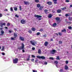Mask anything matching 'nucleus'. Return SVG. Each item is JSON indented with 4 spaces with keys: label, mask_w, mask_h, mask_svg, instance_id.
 Instances as JSON below:
<instances>
[{
    "label": "nucleus",
    "mask_w": 72,
    "mask_h": 72,
    "mask_svg": "<svg viewBox=\"0 0 72 72\" xmlns=\"http://www.w3.org/2000/svg\"><path fill=\"white\" fill-rule=\"evenodd\" d=\"M21 47H20L19 48L20 49H21V50H22V52L24 53V44L23 43H22L21 44Z\"/></svg>",
    "instance_id": "f257e3e1"
},
{
    "label": "nucleus",
    "mask_w": 72,
    "mask_h": 72,
    "mask_svg": "<svg viewBox=\"0 0 72 72\" xmlns=\"http://www.w3.org/2000/svg\"><path fill=\"white\" fill-rule=\"evenodd\" d=\"M30 42L31 44H32V45H33V46H35V45L37 44V42L35 41L34 40L31 41Z\"/></svg>",
    "instance_id": "f03ea898"
},
{
    "label": "nucleus",
    "mask_w": 72,
    "mask_h": 72,
    "mask_svg": "<svg viewBox=\"0 0 72 72\" xmlns=\"http://www.w3.org/2000/svg\"><path fill=\"white\" fill-rule=\"evenodd\" d=\"M35 17H37L38 18H39L38 20H41V17H42V16L40 15H34Z\"/></svg>",
    "instance_id": "7ed1b4c3"
},
{
    "label": "nucleus",
    "mask_w": 72,
    "mask_h": 72,
    "mask_svg": "<svg viewBox=\"0 0 72 72\" xmlns=\"http://www.w3.org/2000/svg\"><path fill=\"white\" fill-rule=\"evenodd\" d=\"M18 59L17 58H15L13 60V63L16 64V63H18Z\"/></svg>",
    "instance_id": "20e7f679"
},
{
    "label": "nucleus",
    "mask_w": 72,
    "mask_h": 72,
    "mask_svg": "<svg viewBox=\"0 0 72 72\" xmlns=\"http://www.w3.org/2000/svg\"><path fill=\"white\" fill-rule=\"evenodd\" d=\"M37 58H39V59H45V57H44V56H37Z\"/></svg>",
    "instance_id": "39448f33"
},
{
    "label": "nucleus",
    "mask_w": 72,
    "mask_h": 72,
    "mask_svg": "<svg viewBox=\"0 0 72 72\" xmlns=\"http://www.w3.org/2000/svg\"><path fill=\"white\" fill-rule=\"evenodd\" d=\"M56 52H57V51L55 50H53L50 52L51 54H55Z\"/></svg>",
    "instance_id": "423d86ee"
},
{
    "label": "nucleus",
    "mask_w": 72,
    "mask_h": 72,
    "mask_svg": "<svg viewBox=\"0 0 72 72\" xmlns=\"http://www.w3.org/2000/svg\"><path fill=\"white\" fill-rule=\"evenodd\" d=\"M6 24L5 22H4L3 23H1L0 24V26L1 27H3V26H5Z\"/></svg>",
    "instance_id": "0eeeda50"
},
{
    "label": "nucleus",
    "mask_w": 72,
    "mask_h": 72,
    "mask_svg": "<svg viewBox=\"0 0 72 72\" xmlns=\"http://www.w3.org/2000/svg\"><path fill=\"white\" fill-rule=\"evenodd\" d=\"M21 23H22V24H24L25 23H26V21L24 20H21Z\"/></svg>",
    "instance_id": "6e6552de"
},
{
    "label": "nucleus",
    "mask_w": 72,
    "mask_h": 72,
    "mask_svg": "<svg viewBox=\"0 0 72 72\" xmlns=\"http://www.w3.org/2000/svg\"><path fill=\"white\" fill-rule=\"evenodd\" d=\"M14 38L15 39L17 38V37L18 36V35L17 34H16V33H14Z\"/></svg>",
    "instance_id": "1a4fd4ad"
},
{
    "label": "nucleus",
    "mask_w": 72,
    "mask_h": 72,
    "mask_svg": "<svg viewBox=\"0 0 72 72\" xmlns=\"http://www.w3.org/2000/svg\"><path fill=\"white\" fill-rule=\"evenodd\" d=\"M47 4H48L49 5H51L52 4V3L50 2V1H48L47 2Z\"/></svg>",
    "instance_id": "9d476101"
},
{
    "label": "nucleus",
    "mask_w": 72,
    "mask_h": 72,
    "mask_svg": "<svg viewBox=\"0 0 72 72\" xmlns=\"http://www.w3.org/2000/svg\"><path fill=\"white\" fill-rule=\"evenodd\" d=\"M24 3L25 5H29V2H28L24 1Z\"/></svg>",
    "instance_id": "9b49d317"
},
{
    "label": "nucleus",
    "mask_w": 72,
    "mask_h": 72,
    "mask_svg": "<svg viewBox=\"0 0 72 72\" xmlns=\"http://www.w3.org/2000/svg\"><path fill=\"white\" fill-rule=\"evenodd\" d=\"M56 26H57V23H54L53 24L52 26L53 27H55Z\"/></svg>",
    "instance_id": "f8f14e48"
},
{
    "label": "nucleus",
    "mask_w": 72,
    "mask_h": 72,
    "mask_svg": "<svg viewBox=\"0 0 72 72\" xmlns=\"http://www.w3.org/2000/svg\"><path fill=\"white\" fill-rule=\"evenodd\" d=\"M48 42H45L44 43V45L45 46H48Z\"/></svg>",
    "instance_id": "ddd939ff"
},
{
    "label": "nucleus",
    "mask_w": 72,
    "mask_h": 72,
    "mask_svg": "<svg viewBox=\"0 0 72 72\" xmlns=\"http://www.w3.org/2000/svg\"><path fill=\"white\" fill-rule=\"evenodd\" d=\"M19 38H20V40H21V41H24V38L22 37H20Z\"/></svg>",
    "instance_id": "4468645a"
},
{
    "label": "nucleus",
    "mask_w": 72,
    "mask_h": 72,
    "mask_svg": "<svg viewBox=\"0 0 72 72\" xmlns=\"http://www.w3.org/2000/svg\"><path fill=\"white\" fill-rule=\"evenodd\" d=\"M1 33L0 34L1 35H3L4 33V32L3 30L1 31Z\"/></svg>",
    "instance_id": "2eb2a0df"
},
{
    "label": "nucleus",
    "mask_w": 72,
    "mask_h": 72,
    "mask_svg": "<svg viewBox=\"0 0 72 72\" xmlns=\"http://www.w3.org/2000/svg\"><path fill=\"white\" fill-rule=\"evenodd\" d=\"M61 12H62V10H58L57 11V13H60Z\"/></svg>",
    "instance_id": "dca6fc26"
},
{
    "label": "nucleus",
    "mask_w": 72,
    "mask_h": 72,
    "mask_svg": "<svg viewBox=\"0 0 72 72\" xmlns=\"http://www.w3.org/2000/svg\"><path fill=\"white\" fill-rule=\"evenodd\" d=\"M66 17H69L70 16V14H66Z\"/></svg>",
    "instance_id": "f3484780"
},
{
    "label": "nucleus",
    "mask_w": 72,
    "mask_h": 72,
    "mask_svg": "<svg viewBox=\"0 0 72 72\" xmlns=\"http://www.w3.org/2000/svg\"><path fill=\"white\" fill-rule=\"evenodd\" d=\"M38 54H41V50H39L38 51Z\"/></svg>",
    "instance_id": "a211bd4d"
},
{
    "label": "nucleus",
    "mask_w": 72,
    "mask_h": 72,
    "mask_svg": "<svg viewBox=\"0 0 72 72\" xmlns=\"http://www.w3.org/2000/svg\"><path fill=\"white\" fill-rule=\"evenodd\" d=\"M62 32H66V29H64L63 30H62Z\"/></svg>",
    "instance_id": "6ab92c4d"
},
{
    "label": "nucleus",
    "mask_w": 72,
    "mask_h": 72,
    "mask_svg": "<svg viewBox=\"0 0 72 72\" xmlns=\"http://www.w3.org/2000/svg\"><path fill=\"white\" fill-rule=\"evenodd\" d=\"M58 0H53V1H54V4H57V1Z\"/></svg>",
    "instance_id": "aec40b11"
},
{
    "label": "nucleus",
    "mask_w": 72,
    "mask_h": 72,
    "mask_svg": "<svg viewBox=\"0 0 72 72\" xmlns=\"http://www.w3.org/2000/svg\"><path fill=\"white\" fill-rule=\"evenodd\" d=\"M55 19L57 21H59L60 20V18L59 17H56Z\"/></svg>",
    "instance_id": "412c9836"
},
{
    "label": "nucleus",
    "mask_w": 72,
    "mask_h": 72,
    "mask_svg": "<svg viewBox=\"0 0 72 72\" xmlns=\"http://www.w3.org/2000/svg\"><path fill=\"white\" fill-rule=\"evenodd\" d=\"M68 69V67L67 66H65V69Z\"/></svg>",
    "instance_id": "4be33fe9"
},
{
    "label": "nucleus",
    "mask_w": 72,
    "mask_h": 72,
    "mask_svg": "<svg viewBox=\"0 0 72 72\" xmlns=\"http://www.w3.org/2000/svg\"><path fill=\"white\" fill-rule=\"evenodd\" d=\"M43 8H44V6H41L39 8V10H42V9Z\"/></svg>",
    "instance_id": "5701e85b"
},
{
    "label": "nucleus",
    "mask_w": 72,
    "mask_h": 72,
    "mask_svg": "<svg viewBox=\"0 0 72 72\" xmlns=\"http://www.w3.org/2000/svg\"><path fill=\"white\" fill-rule=\"evenodd\" d=\"M69 21H72V18L71 17H69Z\"/></svg>",
    "instance_id": "b1692460"
},
{
    "label": "nucleus",
    "mask_w": 72,
    "mask_h": 72,
    "mask_svg": "<svg viewBox=\"0 0 72 72\" xmlns=\"http://www.w3.org/2000/svg\"><path fill=\"white\" fill-rule=\"evenodd\" d=\"M52 17V15H51V14H50L49 15V16H48V18H51Z\"/></svg>",
    "instance_id": "393cba45"
},
{
    "label": "nucleus",
    "mask_w": 72,
    "mask_h": 72,
    "mask_svg": "<svg viewBox=\"0 0 72 72\" xmlns=\"http://www.w3.org/2000/svg\"><path fill=\"white\" fill-rule=\"evenodd\" d=\"M37 8H40V7L41 6L40 5V4H38L37 5Z\"/></svg>",
    "instance_id": "a878e982"
},
{
    "label": "nucleus",
    "mask_w": 72,
    "mask_h": 72,
    "mask_svg": "<svg viewBox=\"0 0 72 72\" xmlns=\"http://www.w3.org/2000/svg\"><path fill=\"white\" fill-rule=\"evenodd\" d=\"M61 9L62 10H64V9H66V7H64L63 8H61Z\"/></svg>",
    "instance_id": "bb28decb"
},
{
    "label": "nucleus",
    "mask_w": 72,
    "mask_h": 72,
    "mask_svg": "<svg viewBox=\"0 0 72 72\" xmlns=\"http://www.w3.org/2000/svg\"><path fill=\"white\" fill-rule=\"evenodd\" d=\"M56 66L57 68H59L60 67V65H58V64H56Z\"/></svg>",
    "instance_id": "cd10ccee"
},
{
    "label": "nucleus",
    "mask_w": 72,
    "mask_h": 72,
    "mask_svg": "<svg viewBox=\"0 0 72 72\" xmlns=\"http://www.w3.org/2000/svg\"><path fill=\"white\" fill-rule=\"evenodd\" d=\"M35 3H39V0H35Z\"/></svg>",
    "instance_id": "c85d7f7f"
},
{
    "label": "nucleus",
    "mask_w": 72,
    "mask_h": 72,
    "mask_svg": "<svg viewBox=\"0 0 72 72\" xmlns=\"http://www.w3.org/2000/svg\"><path fill=\"white\" fill-rule=\"evenodd\" d=\"M4 48H5V47L4 46H3V48L1 49L2 51H4Z\"/></svg>",
    "instance_id": "c756f323"
},
{
    "label": "nucleus",
    "mask_w": 72,
    "mask_h": 72,
    "mask_svg": "<svg viewBox=\"0 0 72 72\" xmlns=\"http://www.w3.org/2000/svg\"><path fill=\"white\" fill-rule=\"evenodd\" d=\"M56 59H57V60H60V58H59V56H57Z\"/></svg>",
    "instance_id": "7c9ffc66"
},
{
    "label": "nucleus",
    "mask_w": 72,
    "mask_h": 72,
    "mask_svg": "<svg viewBox=\"0 0 72 72\" xmlns=\"http://www.w3.org/2000/svg\"><path fill=\"white\" fill-rule=\"evenodd\" d=\"M32 30L33 31H35V29L34 28H32Z\"/></svg>",
    "instance_id": "2f4dec72"
},
{
    "label": "nucleus",
    "mask_w": 72,
    "mask_h": 72,
    "mask_svg": "<svg viewBox=\"0 0 72 72\" xmlns=\"http://www.w3.org/2000/svg\"><path fill=\"white\" fill-rule=\"evenodd\" d=\"M30 56H29V57L27 59V60H30Z\"/></svg>",
    "instance_id": "473e14b6"
},
{
    "label": "nucleus",
    "mask_w": 72,
    "mask_h": 72,
    "mask_svg": "<svg viewBox=\"0 0 72 72\" xmlns=\"http://www.w3.org/2000/svg\"><path fill=\"white\" fill-rule=\"evenodd\" d=\"M55 63H56V64H57L58 63V62L57 61H55L54 62Z\"/></svg>",
    "instance_id": "72a5a7b5"
},
{
    "label": "nucleus",
    "mask_w": 72,
    "mask_h": 72,
    "mask_svg": "<svg viewBox=\"0 0 72 72\" xmlns=\"http://www.w3.org/2000/svg\"><path fill=\"white\" fill-rule=\"evenodd\" d=\"M68 28L69 30H71L72 29V27L71 26H68Z\"/></svg>",
    "instance_id": "f704fd0d"
},
{
    "label": "nucleus",
    "mask_w": 72,
    "mask_h": 72,
    "mask_svg": "<svg viewBox=\"0 0 72 72\" xmlns=\"http://www.w3.org/2000/svg\"><path fill=\"white\" fill-rule=\"evenodd\" d=\"M19 10L21 11V10H22V7H21V6H20L19 7Z\"/></svg>",
    "instance_id": "c9c22d12"
},
{
    "label": "nucleus",
    "mask_w": 72,
    "mask_h": 72,
    "mask_svg": "<svg viewBox=\"0 0 72 72\" xmlns=\"http://www.w3.org/2000/svg\"><path fill=\"white\" fill-rule=\"evenodd\" d=\"M10 25V23H8L7 24V26H9Z\"/></svg>",
    "instance_id": "e433bc0d"
},
{
    "label": "nucleus",
    "mask_w": 72,
    "mask_h": 72,
    "mask_svg": "<svg viewBox=\"0 0 72 72\" xmlns=\"http://www.w3.org/2000/svg\"><path fill=\"white\" fill-rule=\"evenodd\" d=\"M15 38H14V37H11V40H15Z\"/></svg>",
    "instance_id": "4c0bfd02"
},
{
    "label": "nucleus",
    "mask_w": 72,
    "mask_h": 72,
    "mask_svg": "<svg viewBox=\"0 0 72 72\" xmlns=\"http://www.w3.org/2000/svg\"><path fill=\"white\" fill-rule=\"evenodd\" d=\"M14 10L15 11L17 10V7H15L14 8Z\"/></svg>",
    "instance_id": "58836bf2"
},
{
    "label": "nucleus",
    "mask_w": 72,
    "mask_h": 72,
    "mask_svg": "<svg viewBox=\"0 0 72 72\" xmlns=\"http://www.w3.org/2000/svg\"><path fill=\"white\" fill-rule=\"evenodd\" d=\"M28 32L30 33H32V31L31 30H29Z\"/></svg>",
    "instance_id": "ea45409f"
},
{
    "label": "nucleus",
    "mask_w": 72,
    "mask_h": 72,
    "mask_svg": "<svg viewBox=\"0 0 72 72\" xmlns=\"http://www.w3.org/2000/svg\"><path fill=\"white\" fill-rule=\"evenodd\" d=\"M49 59H51V60H53L54 59V58L53 57H50L49 58Z\"/></svg>",
    "instance_id": "a19ab883"
},
{
    "label": "nucleus",
    "mask_w": 72,
    "mask_h": 72,
    "mask_svg": "<svg viewBox=\"0 0 72 72\" xmlns=\"http://www.w3.org/2000/svg\"><path fill=\"white\" fill-rule=\"evenodd\" d=\"M59 71L60 72H63V70L62 69H60V70Z\"/></svg>",
    "instance_id": "79ce46f5"
},
{
    "label": "nucleus",
    "mask_w": 72,
    "mask_h": 72,
    "mask_svg": "<svg viewBox=\"0 0 72 72\" xmlns=\"http://www.w3.org/2000/svg\"><path fill=\"white\" fill-rule=\"evenodd\" d=\"M40 34V33L39 32H38L37 33V35H39Z\"/></svg>",
    "instance_id": "37998d69"
},
{
    "label": "nucleus",
    "mask_w": 72,
    "mask_h": 72,
    "mask_svg": "<svg viewBox=\"0 0 72 72\" xmlns=\"http://www.w3.org/2000/svg\"><path fill=\"white\" fill-rule=\"evenodd\" d=\"M65 2H66V3H69V1L68 0H66L65 1Z\"/></svg>",
    "instance_id": "c03bdc74"
},
{
    "label": "nucleus",
    "mask_w": 72,
    "mask_h": 72,
    "mask_svg": "<svg viewBox=\"0 0 72 72\" xmlns=\"http://www.w3.org/2000/svg\"><path fill=\"white\" fill-rule=\"evenodd\" d=\"M58 35H60V36H61V35H62V33H58Z\"/></svg>",
    "instance_id": "a18cd8bd"
},
{
    "label": "nucleus",
    "mask_w": 72,
    "mask_h": 72,
    "mask_svg": "<svg viewBox=\"0 0 72 72\" xmlns=\"http://www.w3.org/2000/svg\"><path fill=\"white\" fill-rule=\"evenodd\" d=\"M62 43V41H59V44H60Z\"/></svg>",
    "instance_id": "49530a36"
},
{
    "label": "nucleus",
    "mask_w": 72,
    "mask_h": 72,
    "mask_svg": "<svg viewBox=\"0 0 72 72\" xmlns=\"http://www.w3.org/2000/svg\"><path fill=\"white\" fill-rule=\"evenodd\" d=\"M15 14L16 15H15V17H17V18L18 17V15H17L16 14Z\"/></svg>",
    "instance_id": "de8ad7c7"
},
{
    "label": "nucleus",
    "mask_w": 72,
    "mask_h": 72,
    "mask_svg": "<svg viewBox=\"0 0 72 72\" xmlns=\"http://www.w3.org/2000/svg\"><path fill=\"white\" fill-rule=\"evenodd\" d=\"M48 10H44V12L45 13H46V12H47Z\"/></svg>",
    "instance_id": "09e8293b"
},
{
    "label": "nucleus",
    "mask_w": 72,
    "mask_h": 72,
    "mask_svg": "<svg viewBox=\"0 0 72 72\" xmlns=\"http://www.w3.org/2000/svg\"><path fill=\"white\" fill-rule=\"evenodd\" d=\"M44 64H46H46H48V62H45Z\"/></svg>",
    "instance_id": "8fccbe9b"
},
{
    "label": "nucleus",
    "mask_w": 72,
    "mask_h": 72,
    "mask_svg": "<svg viewBox=\"0 0 72 72\" xmlns=\"http://www.w3.org/2000/svg\"><path fill=\"white\" fill-rule=\"evenodd\" d=\"M10 10L11 11H13V8H12V7L10 8Z\"/></svg>",
    "instance_id": "3c124183"
},
{
    "label": "nucleus",
    "mask_w": 72,
    "mask_h": 72,
    "mask_svg": "<svg viewBox=\"0 0 72 72\" xmlns=\"http://www.w3.org/2000/svg\"><path fill=\"white\" fill-rule=\"evenodd\" d=\"M66 64H68V61L67 60L66 61Z\"/></svg>",
    "instance_id": "603ef678"
},
{
    "label": "nucleus",
    "mask_w": 72,
    "mask_h": 72,
    "mask_svg": "<svg viewBox=\"0 0 72 72\" xmlns=\"http://www.w3.org/2000/svg\"><path fill=\"white\" fill-rule=\"evenodd\" d=\"M43 36L44 37H46V34H45L43 35Z\"/></svg>",
    "instance_id": "864d4df0"
},
{
    "label": "nucleus",
    "mask_w": 72,
    "mask_h": 72,
    "mask_svg": "<svg viewBox=\"0 0 72 72\" xmlns=\"http://www.w3.org/2000/svg\"><path fill=\"white\" fill-rule=\"evenodd\" d=\"M39 31H41V32H42V31H43V29H41L40 30H39Z\"/></svg>",
    "instance_id": "5fc2aeb1"
},
{
    "label": "nucleus",
    "mask_w": 72,
    "mask_h": 72,
    "mask_svg": "<svg viewBox=\"0 0 72 72\" xmlns=\"http://www.w3.org/2000/svg\"><path fill=\"white\" fill-rule=\"evenodd\" d=\"M3 16L1 14H0V17H1Z\"/></svg>",
    "instance_id": "6e6d98bb"
},
{
    "label": "nucleus",
    "mask_w": 72,
    "mask_h": 72,
    "mask_svg": "<svg viewBox=\"0 0 72 72\" xmlns=\"http://www.w3.org/2000/svg\"><path fill=\"white\" fill-rule=\"evenodd\" d=\"M1 54L3 55H5V53H2Z\"/></svg>",
    "instance_id": "4d7b16f0"
},
{
    "label": "nucleus",
    "mask_w": 72,
    "mask_h": 72,
    "mask_svg": "<svg viewBox=\"0 0 72 72\" xmlns=\"http://www.w3.org/2000/svg\"><path fill=\"white\" fill-rule=\"evenodd\" d=\"M33 72H37V71H35V70H33Z\"/></svg>",
    "instance_id": "13d9d810"
},
{
    "label": "nucleus",
    "mask_w": 72,
    "mask_h": 72,
    "mask_svg": "<svg viewBox=\"0 0 72 72\" xmlns=\"http://www.w3.org/2000/svg\"><path fill=\"white\" fill-rule=\"evenodd\" d=\"M32 50H35V48H32Z\"/></svg>",
    "instance_id": "bf43d9fd"
},
{
    "label": "nucleus",
    "mask_w": 72,
    "mask_h": 72,
    "mask_svg": "<svg viewBox=\"0 0 72 72\" xmlns=\"http://www.w3.org/2000/svg\"><path fill=\"white\" fill-rule=\"evenodd\" d=\"M32 57H33V58H35V56H34L33 55H32Z\"/></svg>",
    "instance_id": "052dcab7"
},
{
    "label": "nucleus",
    "mask_w": 72,
    "mask_h": 72,
    "mask_svg": "<svg viewBox=\"0 0 72 72\" xmlns=\"http://www.w3.org/2000/svg\"><path fill=\"white\" fill-rule=\"evenodd\" d=\"M9 32L10 33H12V31L10 30H9Z\"/></svg>",
    "instance_id": "680f3d73"
},
{
    "label": "nucleus",
    "mask_w": 72,
    "mask_h": 72,
    "mask_svg": "<svg viewBox=\"0 0 72 72\" xmlns=\"http://www.w3.org/2000/svg\"><path fill=\"white\" fill-rule=\"evenodd\" d=\"M4 11H8V9H5V10H4Z\"/></svg>",
    "instance_id": "e2e57ef3"
},
{
    "label": "nucleus",
    "mask_w": 72,
    "mask_h": 72,
    "mask_svg": "<svg viewBox=\"0 0 72 72\" xmlns=\"http://www.w3.org/2000/svg\"><path fill=\"white\" fill-rule=\"evenodd\" d=\"M70 8H72V4L70 5Z\"/></svg>",
    "instance_id": "0e129e2a"
},
{
    "label": "nucleus",
    "mask_w": 72,
    "mask_h": 72,
    "mask_svg": "<svg viewBox=\"0 0 72 72\" xmlns=\"http://www.w3.org/2000/svg\"><path fill=\"white\" fill-rule=\"evenodd\" d=\"M32 62H33V61H34V59H33L32 60H31Z\"/></svg>",
    "instance_id": "69168bd1"
},
{
    "label": "nucleus",
    "mask_w": 72,
    "mask_h": 72,
    "mask_svg": "<svg viewBox=\"0 0 72 72\" xmlns=\"http://www.w3.org/2000/svg\"><path fill=\"white\" fill-rule=\"evenodd\" d=\"M5 28L6 29H8V27H5Z\"/></svg>",
    "instance_id": "338daca9"
},
{
    "label": "nucleus",
    "mask_w": 72,
    "mask_h": 72,
    "mask_svg": "<svg viewBox=\"0 0 72 72\" xmlns=\"http://www.w3.org/2000/svg\"><path fill=\"white\" fill-rule=\"evenodd\" d=\"M14 30H15V31H17V29L16 28L14 29Z\"/></svg>",
    "instance_id": "774afa93"
}]
</instances>
